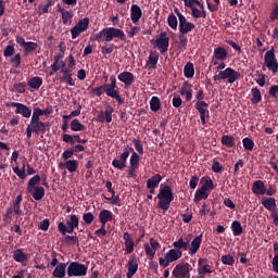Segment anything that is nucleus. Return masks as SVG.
Here are the masks:
<instances>
[{
    "label": "nucleus",
    "mask_w": 278,
    "mask_h": 278,
    "mask_svg": "<svg viewBox=\"0 0 278 278\" xmlns=\"http://www.w3.org/2000/svg\"><path fill=\"white\" fill-rule=\"evenodd\" d=\"M41 182V176L36 175L28 180V187L25 188L26 192H30L34 188H38V184Z\"/></svg>",
    "instance_id": "obj_45"
},
{
    "label": "nucleus",
    "mask_w": 278,
    "mask_h": 278,
    "mask_svg": "<svg viewBox=\"0 0 278 278\" xmlns=\"http://www.w3.org/2000/svg\"><path fill=\"white\" fill-rule=\"evenodd\" d=\"M264 190H267V187H264V181L255 180L253 185H251V192L254 195H264Z\"/></svg>",
    "instance_id": "obj_33"
},
{
    "label": "nucleus",
    "mask_w": 278,
    "mask_h": 278,
    "mask_svg": "<svg viewBox=\"0 0 278 278\" xmlns=\"http://www.w3.org/2000/svg\"><path fill=\"white\" fill-rule=\"evenodd\" d=\"M63 142H65L66 144H86V142H88V139H81V136L78 135H68L65 134L63 135Z\"/></svg>",
    "instance_id": "obj_20"
},
{
    "label": "nucleus",
    "mask_w": 278,
    "mask_h": 278,
    "mask_svg": "<svg viewBox=\"0 0 278 278\" xmlns=\"http://www.w3.org/2000/svg\"><path fill=\"white\" fill-rule=\"evenodd\" d=\"M202 241H203L202 235H198V237H195L193 241L179 238L177 241H174V243H172V247L174 249H172L170 251H182V252L187 251L188 254L192 256V255H195V253H198L199 249H201Z\"/></svg>",
    "instance_id": "obj_1"
},
{
    "label": "nucleus",
    "mask_w": 278,
    "mask_h": 278,
    "mask_svg": "<svg viewBox=\"0 0 278 278\" xmlns=\"http://www.w3.org/2000/svg\"><path fill=\"white\" fill-rule=\"evenodd\" d=\"M184 75L185 78H192V76L195 75V70L194 67H192V63L188 62V64H185V68H184Z\"/></svg>",
    "instance_id": "obj_50"
},
{
    "label": "nucleus",
    "mask_w": 278,
    "mask_h": 278,
    "mask_svg": "<svg viewBox=\"0 0 278 278\" xmlns=\"http://www.w3.org/2000/svg\"><path fill=\"white\" fill-rule=\"evenodd\" d=\"M270 98L278 100V85L270 86V90L267 91Z\"/></svg>",
    "instance_id": "obj_61"
},
{
    "label": "nucleus",
    "mask_w": 278,
    "mask_h": 278,
    "mask_svg": "<svg viewBox=\"0 0 278 278\" xmlns=\"http://www.w3.org/2000/svg\"><path fill=\"white\" fill-rule=\"evenodd\" d=\"M113 108L108 106V110L100 112V115H97V122L99 123H110L113 122Z\"/></svg>",
    "instance_id": "obj_28"
},
{
    "label": "nucleus",
    "mask_w": 278,
    "mask_h": 278,
    "mask_svg": "<svg viewBox=\"0 0 278 278\" xmlns=\"http://www.w3.org/2000/svg\"><path fill=\"white\" fill-rule=\"evenodd\" d=\"M192 267L188 263H179L174 266L172 270V277L174 278H190V271Z\"/></svg>",
    "instance_id": "obj_14"
},
{
    "label": "nucleus",
    "mask_w": 278,
    "mask_h": 278,
    "mask_svg": "<svg viewBox=\"0 0 278 278\" xmlns=\"http://www.w3.org/2000/svg\"><path fill=\"white\" fill-rule=\"evenodd\" d=\"M25 161H23V168L20 167H14L12 168V173H15V175H17V178H20V180H25V175H27V173H25Z\"/></svg>",
    "instance_id": "obj_51"
},
{
    "label": "nucleus",
    "mask_w": 278,
    "mask_h": 278,
    "mask_svg": "<svg viewBox=\"0 0 278 278\" xmlns=\"http://www.w3.org/2000/svg\"><path fill=\"white\" fill-rule=\"evenodd\" d=\"M179 96H185V101L192 100V85L190 81L182 83V88L179 89Z\"/></svg>",
    "instance_id": "obj_25"
},
{
    "label": "nucleus",
    "mask_w": 278,
    "mask_h": 278,
    "mask_svg": "<svg viewBox=\"0 0 278 278\" xmlns=\"http://www.w3.org/2000/svg\"><path fill=\"white\" fill-rule=\"evenodd\" d=\"M23 202V195H17L15 200L12 201V206L7 208L2 220L9 224L12 220V215L23 216V210H20V203Z\"/></svg>",
    "instance_id": "obj_6"
},
{
    "label": "nucleus",
    "mask_w": 278,
    "mask_h": 278,
    "mask_svg": "<svg viewBox=\"0 0 278 278\" xmlns=\"http://www.w3.org/2000/svg\"><path fill=\"white\" fill-rule=\"evenodd\" d=\"M166 23L169 25V28L177 30V26L179 25V16L172 13L166 17Z\"/></svg>",
    "instance_id": "obj_41"
},
{
    "label": "nucleus",
    "mask_w": 278,
    "mask_h": 278,
    "mask_svg": "<svg viewBox=\"0 0 278 278\" xmlns=\"http://www.w3.org/2000/svg\"><path fill=\"white\" fill-rule=\"evenodd\" d=\"M115 79H118L124 86L130 87L131 84H134V74H131V72H121Z\"/></svg>",
    "instance_id": "obj_24"
},
{
    "label": "nucleus",
    "mask_w": 278,
    "mask_h": 278,
    "mask_svg": "<svg viewBox=\"0 0 278 278\" xmlns=\"http://www.w3.org/2000/svg\"><path fill=\"white\" fill-rule=\"evenodd\" d=\"M242 142H243V150L249 152L254 150V140H251L250 138L245 137L243 138Z\"/></svg>",
    "instance_id": "obj_55"
},
{
    "label": "nucleus",
    "mask_w": 278,
    "mask_h": 278,
    "mask_svg": "<svg viewBox=\"0 0 278 278\" xmlns=\"http://www.w3.org/2000/svg\"><path fill=\"white\" fill-rule=\"evenodd\" d=\"M66 64L64 61H54L52 66H50L49 76H54L56 72H61L63 70L71 71L73 67L65 68Z\"/></svg>",
    "instance_id": "obj_30"
},
{
    "label": "nucleus",
    "mask_w": 278,
    "mask_h": 278,
    "mask_svg": "<svg viewBox=\"0 0 278 278\" xmlns=\"http://www.w3.org/2000/svg\"><path fill=\"white\" fill-rule=\"evenodd\" d=\"M10 63H12V67L18 68L21 63L20 53L15 54V56H12V59H10Z\"/></svg>",
    "instance_id": "obj_63"
},
{
    "label": "nucleus",
    "mask_w": 278,
    "mask_h": 278,
    "mask_svg": "<svg viewBox=\"0 0 278 278\" xmlns=\"http://www.w3.org/2000/svg\"><path fill=\"white\" fill-rule=\"evenodd\" d=\"M220 262H222V265H225V266H232L233 264H236V260L232 258V255L230 254L222 255Z\"/></svg>",
    "instance_id": "obj_54"
},
{
    "label": "nucleus",
    "mask_w": 278,
    "mask_h": 278,
    "mask_svg": "<svg viewBox=\"0 0 278 278\" xmlns=\"http://www.w3.org/2000/svg\"><path fill=\"white\" fill-rule=\"evenodd\" d=\"M155 65H157V52L150 51V54L148 55L147 66L150 70H155Z\"/></svg>",
    "instance_id": "obj_40"
},
{
    "label": "nucleus",
    "mask_w": 278,
    "mask_h": 278,
    "mask_svg": "<svg viewBox=\"0 0 278 278\" xmlns=\"http://www.w3.org/2000/svg\"><path fill=\"white\" fill-rule=\"evenodd\" d=\"M87 29H89V17L78 20L76 26H73V28H71V39L76 40V38H78V36H81V34H84Z\"/></svg>",
    "instance_id": "obj_12"
},
{
    "label": "nucleus",
    "mask_w": 278,
    "mask_h": 278,
    "mask_svg": "<svg viewBox=\"0 0 278 278\" xmlns=\"http://www.w3.org/2000/svg\"><path fill=\"white\" fill-rule=\"evenodd\" d=\"M214 188H216V185H214V181H212L211 177H201V188L198 190H214Z\"/></svg>",
    "instance_id": "obj_36"
},
{
    "label": "nucleus",
    "mask_w": 278,
    "mask_h": 278,
    "mask_svg": "<svg viewBox=\"0 0 278 278\" xmlns=\"http://www.w3.org/2000/svg\"><path fill=\"white\" fill-rule=\"evenodd\" d=\"M76 229H78V217L76 215H71L67 222L58 224V231L61 236L71 235Z\"/></svg>",
    "instance_id": "obj_8"
},
{
    "label": "nucleus",
    "mask_w": 278,
    "mask_h": 278,
    "mask_svg": "<svg viewBox=\"0 0 278 278\" xmlns=\"http://www.w3.org/2000/svg\"><path fill=\"white\" fill-rule=\"evenodd\" d=\"M63 243L67 245H78V237L65 235V238L63 239Z\"/></svg>",
    "instance_id": "obj_58"
},
{
    "label": "nucleus",
    "mask_w": 278,
    "mask_h": 278,
    "mask_svg": "<svg viewBox=\"0 0 278 278\" xmlns=\"http://www.w3.org/2000/svg\"><path fill=\"white\" fill-rule=\"evenodd\" d=\"M60 74H63V76L60 77V83L66 84L67 86H76V83L73 81V73L71 70H63L60 71Z\"/></svg>",
    "instance_id": "obj_27"
},
{
    "label": "nucleus",
    "mask_w": 278,
    "mask_h": 278,
    "mask_svg": "<svg viewBox=\"0 0 278 278\" xmlns=\"http://www.w3.org/2000/svg\"><path fill=\"white\" fill-rule=\"evenodd\" d=\"M262 207H265V210L271 214H277V212H275V207H277L275 198H262Z\"/></svg>",
    "instance_id": "obj_32"
},
{
    "label": "nucleus",
    "mask_w": 278,
    "mask_h": 278,
    "mask_svg": "<svg viewBox=\"0 0 278 278\" xmlns=\"http://www.w3.org/2000/svg\"><path fill=\"white\" fill-rule=\"evenodd\" d=\"M214 60L225 61L227 60V50L222 47L214 48Z\"/></svg>",
    "instance_id": "obj_38"
},
{
    "label": "nucleus",
    "mask_w": 278,
    "mask_h": 278,
    "mask_svg": "<svg viewBox=\"0 0 278 278\" xmlns=\"http://www.w3.org/2000/svg\"><path fill=\"white\" fill-rule=\"evenodd\" d=\"M270 264L273 265V273H276V275H278V255L273 257Z\"/></svg>",
    "instance_id": "obj_64"
},
{
    "label": "nucleus",
    "mask_w": 278,
    "mask_h": 278,
    "mask_svg": "<svg viewBox=\"0 0 278 278\" xmlns=\"http://www.w3.org/2000/svg\"><path fill=\"white\" fill-rule=\"evenodd\" d=\"M260 102H262V93L260 92V89H251V103L257 104Z\"/></svg>",
    "instance_id": "obj_49"
},
{
    "label": "nucleus",
    "mask_w": 278,
    "mask_h": 278,
    "mask_svg": "<svg viewBox=\"0 0 278 278\" xmlns=\"http://www.w3.org/2000/svg\"><path fill=\"white\" fill-rule=\"evenodd\" d=\"M212 274V266L208 265V260L198 258V275Z\"/></svg>",
    "instance_id": "obj_21"
},
{
    "label": "nucleus",
    "mask_w": 278,
    "mask_h": 278,
    "mask_svg": "<svg viewBox=\"0 0 278 278\" xmlns=\"http://www.w3.org/2000/svg\"><path fill=\"white\" fill-rule=\"evenodd\" d=\"M190 15L193 16V18H206V11L190 8Z\"/></svg>",
    "instance_id": "obj_53"
},
{
    "label": "nucleus",
    "mask_w": 278,
    "mask_h": 278,
    "mask_svg": "<svg viewBox=\"0 0 278 278\" xmlns=\"http://www.w3.org/2000/svg\"><path fill=\"white\" fill-rule=\"evenodd\" d=\"M161 110V99H157V97L153 96L150 98V112H157Z\"/></svg>",
    "instance_id": "obj_46"
},
{
    "label": "nucleus",
    "mask_w": 278,
    "mask_h": 278,
    "mask_svg": "<svg viewBox=\"0 0 278 278\" xmlns=\"http://www.w3.org/2000/svg\"><path fill=\"white\" fill-rule=\"evenodd\" d=\"M131 143L135 144V148H124V153H121L118 159H113V162L111 165L113 168L118 169V170H124L126 168V159H129V153H138L142 155L143 153V148H142V140L135 139L131 140Z\"/></svg>",
    "instance_id": "obj_3"
},
{
    "label": "nucleus",
    "mask_w": 278,
    "mask_h": 278,
    "mask_svg": "<svg viewBox=\"0 0 278 278\" xmlns=\"http://www.w3.org/2000/svg\"><path fill=\"white\" fill-rule=\"evenodd\" d=\"M195 111L198 116L201 118V125L206 126L208 123V103L207 102H195Z\"/></svg>",
    "instance_id": "obj_17"
},
{
    "label": "nucleus",
    "mask_w": 278,
    "mask_h": 278,
    "mask_svg": "<svg viewBox=\"0 0 278 278\" xmlns=\"http://www.w3.org/2000/svg\"><path fill=\"white\" fill-rule=\"evenodd\" d=\"M262 68H267L273 75L278 74V59L275 58V48L265 52V63L262 64Z\"/></svg>",
    "instance_id": "obj_9"
},
{
    "label": "nucleus",
    "mask_w": 278,
    "mask_h": 278,
    "mask_svg": "<svg viewBox=\"0 0 278 278\" xmlns=\"http://www.w3.org/2000/svg\"><path fill=\"white\" fill-rule=\"evenodd\" d=\"M65 270H67V277H86V271L88 267L78 262L65 263Z\"/></svg>",
    "instance_id": "obj_7"
},
{
    "label": "nucleus",
    "mask_w": 278,
    "mask_h": 278,
    "mask_svg": "<svg viewBox=\"0 0 278 278\" xmlns=\"http://www.w3.org/2000/svg\"><path fill=\"white\" fill-rule=\"evenodd\" d=\"M65 169L67 170V173H76V169H78V161L76 160L65 161Z\"/></svg>",
    "instance_id": "obj_47"
},
{
    "label": "nucleus",
    "mask_w": 278,
    "mask_h": 278,
    "mask_svg": "<svg viewBox=\"0 0 278 278\" xmlns=\"http://www.w3.org/2000/svg\"><path fill=\"white\" fill-rule=\"evenodd\" d=\"M212 190H195L194 199L195 202L208 199V193Z\"/></svg>",
    "instance_id": "obj_52"
},
{
    "label": "nucleus",
    "mask_w": 278,
    "mask_h": 278,
    "mask_svg": "<svg viewBox=\"0 0 278 278\" xmlns=\"http://www.w3.org/2000/svg\"><path fill=\"white\" fill-rule=\"evenodd\" d=\"M28 193L34 197V200L41 201V199H43L45 190L43 187H36L28 191Z\"/></svg>",
    "instance_id": "obj_42"
},
{
    "label": "nucleus",
    "mask_w": 278,
    "mask_h": 278,
    "mask_svg": "<svg viewBox=\"0 0 278 278\" xmlns=\"http://www.w3.org/2000/svg\"><path fill=\"white\" fill-rule=\"evenodd\" d=\"M179 258H181V251L179 250H169V252H166L164 255V258H159V262L161 264V267H168L169 264L177 262Z\"/></svg>",
    "instance_id": "obj_16"
},
{
    "label": "nucleus",
    "mask_w": 278,
    "mask_h": 278,
    "mask_svg": "<svg viewBox=\"0 0 278 278\" xmlns=\"http://www.w3.org/2000/svg\"><path fill=\"white\" fill-rule=\"evenodd\" d=\"M129 159V166L131 168H137L139 166V155L137 153H131L130 157H126V160Z\"/></svg>",
    "instance_id": "obj_56"
},
{
    "label": "nucleus",
    "mask_w": 278,
    "mask_h": 278,
    "mask_svg": "<svg viewBox=\"0 0 278 278\" xmlns=\"http://www.w3.org/2000/svg\"><path fill=\"white\" fill-rule=\"evenodd\" d=\"M43 80L41 79V77L38 76L28 79V87L34 90H38L39 88H41Z\"/></svg>",
    "instance_id": "obj_44"
},
{
    "label": "nucleus",
    "mask_w": 278,
    "mask_h": 278,
    "mask_svg": "<svg viewBox=\"0 0 278 278\" xmlns=\"http://www.w3.org/2000/svg\"><path fill=\"white\" fill-rule=\"evenodd\" d=\"M150 45H153V48L159 49L161 54L166 53L168 51V37L166 33H161L159 38L150 39Z\"/></svg>",
    "instance_id": "obj_13"
},
{
    "label": "nucleus",
    "mask_w": 278,
    "mask_h": 278,
    "mask_svg": "<svg viewBox=\"0 0 278 278\" xmlns=\"http://www.w3.org/2000/svg\"><path fill=\"white\" fill-rule=\"evenodd\" d=\"M67 276V270L65 269V263H60L52 271V277L54 278H65Z\"/></svg>",
    "instance_id": "obj_37"
},
{
    "label": "nucleus",
    "mask_w": 278,
    "mask_h": 278,
    "mask_svg": "<svg viewBox=\"0 0 278 278\" xmlns=\"http://www.w3.org/2000/svg\"><path fill=\"white\" fill-rule=\"evenodd\" d=\"M10 106L15 108V114H20L23 118H29L33 110L27 108V105L20 103V102H11Z\"/></svg>",
    "instance_id": "obj_18"
},
{
    "label": "nucleus",
    "mask_w": 278,
    "mask_h": 278,
    "mask_svg": "<svg viewBox=\"0 0 278 278\" xmlns=\"http://www.w3.org/2000/svg\"><path fill=\"white\" fill-rule=\"evenodd\" d=\"M27 258H29V255L25 253V250L17 249L15 251H12V260L15 261L16 263L25 265V262H27Z\"/></svg>",
    "instance_id": "obj_22"
},
{
    "label": "nucleus",
    "mask_w": 278,
    "mask_h": 278,
    "mask_svg": "<svg viewBox=\"0 0 278 278\" xmlns=\"http://www.w3.org/2000/svg\"><path fill=\"white\" fill-rule=\"evenodd\" d=\"M137 256L130 255L129 262L126 263V278H132L137 274Z\"/></svg>",
    "instance_id": "obj_19"
},
{
    "label": "nucleus",
    "mask_w": 278,
    "mask_h": 278,
    "mask_svg": "<svg viewBox=\"0 0 278 278\" xmlns=\"http://www.w3.org/2000/svg\"><path fill=\"white\" fill-rule=\"evenodd\" d=\"M47 128L49 124L41 122L40 119H30V124L25 128V131H34L36 135L47 134Z\"/></svg>",
    "instance_id": "obj_15"
},
{
    "label": "nucleus",
    "mask_w": 278,
    "mask_h": 278,
    "mask_svg": "<svg viewBox=\"0 0 278 278\" xmlns=\"http://www.w3.org/2000/svg\"><path fill=\"white\" fill-rule=\"evenodd\" d=\"M113 50H115V46L113 43L105 45V46H102V48H100V52L102 53V55H108L110 53H113Z\"/></svg>",
    "instance_id": "obj_60"
},
{
    "label": "nucleus",
    "mask_w": 278,
    "mask_h": 278,
    "mask_svg": "<svg viewBox=\"0 0 278 278\" xmlns=\"http://www.w3.org/2000/svg\"><path fill=\"white\" fill-rule=\"evenodd\" d=\"M130 18H131V23H135V24L139 22V18H142V9H140L139 5L131 4Z\"/></svg>",
    "instance_id": "obj_31"
},
{
    "label": "nucleus",
    "mask_w": 278,
    "mask_h": 278,
    "mask_svg": "<svg viewBox=\"0 0 278 278\" xmlns=\"http://www.w3.org/2000/svg\"><path fill=\"white\" fill-rule=\"evenodd\" d=\"M49 114H51V110L49 108L47 109H38L35 108L34 112L30 113V121H40L41 116H49Z\"/></svg>",
    "instance_id": "obj_29"
},
{
    "label": "nucleus",
    "mask_w": 278,
    "mask_h": 278,
    "mask_svg": "<svg viewBox=\"0 0 278 278\" xmlns=\"http://www.w3.org/2000/svg\"><path fill=\"white\" fill-rule=\"evenodd\" d=\"M58 13H60L61 20H63V25H71L73 22V12L63 9L58 4Z\"/></svg>",
    "instance_id": "obj_23"
},
{
    "label": "nucleus",
    "mask_w": 278,
    "mask_h": 278,
    "mask_svg": "<svg viewBox=\"0 0 278 278\" xmlns=\"http://www.w3.org/2000/svg\"><path fill=\"white\" fill-rule=\"evenodd\" d=\"M109 80H111V84H102V86L91 89V94L97 97H102V94H105L115 100V103H118V105L124 104V99H121L118 90H115V76L109 77Z\"/></svg>",
    "instance_id": "obj_2"
},
{
    "label": "nucleus",
    "mask_w": 278,
    "mask_h": 278,
    "mask_svg": "<svg viewBox=\"0 0 278 278\" xmlns=\"http://www.w3.org/2000/svg\"><path fill=\"white\" fill-rule=\"evenodd\" d=\"M220 143L227 149H232L236 147V137L230 135H222Z\"/></svg>",
    "instance_id": "obj_35"
},
{
    "label": "nucleus",
    "mask_w": 278,
    "mask_h": 278,
    "mask_svg": "<svg viewBox=\"0 0 278 278\" xmlns=\"http://www.w3.org/2000/svg\"><path fill=\"white\" fill-rule=\"evenodd\" d=\"M113 39L125 41L126 34H124V30H121L119 28H115V27L102 28V30L94 34V37L91 38V41L112 42Z\"/></svg>",
    "instance_id": "obj_4"
},
{
    "label": "nucleus",
    "mask_w": 278,
    "mask_h": 278,
    "mask_svg": "<svg viewBox=\"0 0 278 278\" xmlns=\"http://www.w3.org/2000/svg\"><path fill=\"white\" fill-rule=\"evenodd\" d=\"M12 55H16L14 54V46L8 45L4 48V58H12Z\"/></svg>",
    "instance_id": "obj_62"
},
{
    "label": "nucleus",
    "mask_w": 278,
    "mask_h": 278,
    "mask_svg": "<svg viewBox=\"0 0 278 278\" xmlns=\"http://www.w3.org/2000/svg\"><path fill=\"white\" fill-rule=\"evenodd\" d=\"M214 81L227 80V84H233L240 79V73L230 67L225 68V71L219 72V74L214 75Z\"/></svg>",
    "instance_id": "obj_10"
},
{
    "label": "nucleus",
    "mask_w": 278,
    "mask_h": 278,
    "mask_svg": "<svg viewBox=\"0 0 278 278\" xmlns=\"http://www.w3.org/2000/svg\"><path fill=\"white\" fill-rule=\"evenodd\" d=\"M162 177L159 174L153 175L152 177H150V179H148L146 187L147 188H157V185L161 184Z\"/></svg>",
    "instance_id": "obj_39"
},
{
    "label": "nucleus",
    "mask_w": 278,
    "mask_h": 278,
    "mask_svg": "<svg viewBox=\"0 0 278 278\" xmlns=\"http://www.w3.org/2000/svg\"><path fill=\"white\" fill-rule=\"evenodd\" d=\"M20 47L23 48V53L25 55L30 54L31 52L36 51V49L38 48V43L36 45H20Z\"/></svg>",
    "instance_id": "obj_57"
},
{
    "label": "nucleus",
    "mask_w": 278,
    "mask_h": 278,
    "mask_svg": "<svg viewBox=\"0 0 278 278\" xmlns=\"http://www.w3.org/2000/svg\"><path fill=\"white\" fill-rule=\"evenodd\" d=\"M185 2V8L193 9L194 5H198L201 10H203V4L199 2L198 0H182Z\"/></svg>",
    "instance_id": "obj_59"
},
{
    "label": "nucleus",
    "mask_w": 278,
    "mask_h": 278,
    "mask_svg": "<svg viewBox=\"0 0 278 278\" xmlns=\"http://www.w3.org/2000/svg\"><path fill=\"white\" fill-rule=\"evenodd\" d=\"M124 252L126 255H130L134 253V240L131 239V235L129 232H124Z\"/></svg>",
    "instance_id": "obj_26"
},
{
    "label": "nucleus",
    "mask_w": 278,
    "mask_h": 278,
    "mask_svg": "<svg viewBox=\"0 0 278 278\" xmlns=\"http://www.w3.org/2000/svg\"><path fill=\"white\" fill-rule=\"evenodd\" d=\"M174 14H177V16L179 17V25H177V29H179V35H187L195 29V24L187 22L185 15H181V13H179V9H174Z\"/></svg>",
    "instance_id": "obj_11"
},
{
    "label": "nucleus",
    "mask_w": 278,
    "mask_h": 278,
    "mask_svg": "<svg viewBox=\"0 0 278 278\" xmlns=\"http://www.w3.org/2000/svg\"><path fill=\"white\" fill-rule=\"evenodd\" d=\"M67 127H71V131H75V132L86 130V126L81 124V122H78V119L71 121V124L67 125Z\"/></svg>",
    "instance_id": "obj_43"
},
{
    "label": "nucleus",
    "mask_w": 278,
    "mask_h": 278,
    "mask_svg": "<svg viewBox=\"0 0 278 278\" xmlns=\"http://www.w3.org/2000/svg\"><path fill=\"white\" fill-rule=\"evenodd\" d=\"M155 199H159V210L168 211V206H170L172 202H174V193L172 191V186L164 185L159 188V195H155Z\"/></svg>",
    "instance_id": "obj_5"
},
{
    "label": "nucleus",
    "mask_w": 278,
    "mask_h": 278,
    "mask_svg": "<svg viewBox=\"0 0 278 278\" xmlns=\"http://www.w3.org/2000/svg\"><path fill=\"white\" fill-rule=\"evenodd\" d=\"M230 229L232 230V236L238 237L243 233V227L240 226V222H232L230 225Z\"/></svg>",
    "instance_id": "obj_48"
},
{
    "label": "nucleus",
    "mask_w": 278,
    "mask_h": 278,
    "mask_svg": "<svg viewBox=\"0 0 278 278\" xmlns=\"http://www.w3.org/2000/svg\"><path fill=\"white\" fill-rule=\"evenodd\" d=\"M99 220L100 225L104 227L109 222L113 220V212H110L108 210L100 211Z\"/></svg>",
    "instance_id": "obj_34"
}]
</instances>
